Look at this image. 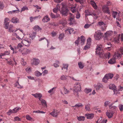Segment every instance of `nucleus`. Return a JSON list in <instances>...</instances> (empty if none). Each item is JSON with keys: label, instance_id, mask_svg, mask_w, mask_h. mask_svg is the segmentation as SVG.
Segmentation results:
<instances>
[{"label": "nucleus", "instance_id": "nucleus-13", "mask_svg": "<svg viewBox=\"0 0 123 123\" xmlns=\"http://www.w3.org/2000/svg\"><path fill=\"white\" fill-rule=\"evenodd\" d=\"M21 43L25 46L29 47L30 45L31 42L30 41L23 40L22 41Z\"/></svg>", "mask_w": 123, "mask_h": 123}, {"label": "nucleus", "instance_id": "nucleus-12", "mask_svg": "<svg viewBox=\"0 0 123 123\" xmlns=\"http://www.w3.org/2000/svg\"><path fill=\"white\" fill-rule=\"evenodd\" d=\"M40 62V61L38 59L33 58L31 62V64L32 65H37Z\"/></svg>", "mask_w": 123, "mask_h": 123}, {"label": "nucleus", "instance_id": "nucleus-52", "mask_svg": "<svg viewBox=\"0 0 123 123\" xmlns=\"http://www.w3.org/2000/svg\"><path fill=\"white\" fill-rule=\"evenodd\" d=\"M113 13L112 15L113 17L114 18H116V16L117 14V12H115L114 11H112Z\"/></svg>", "mask_w": 123, "mask_h": 123}, {"label": "nucleus", "instance_id": "nucleus-17", "mask_svg": "<svg viewBox=\"0 0 123 123\" xmlns=\"http://www.w3.org/2000/svg\"><path fill=\"white\" fill-rule=\"evenodd\" d=\"M10 54V52L9 51H6L3 53H1L0 54V58H2V56L6 55H9Z\"/></svg>", "mask_w": 123, "mask_h": 123}, {"label": "nucleus", "instance_id": "nucleus-23", "mask_svg": "<svg viewBox=\"0 0 123 123\" xmlns=\"http://www.w3.org/2000/svg\"><path fill=\"white\" fill-rule=\"evenodd\" d=\"M60 6L58 4L56 6V7L54 8L53 10V11L55 13H56L59 10Z\"/></svg>", "mask_w": 123, "mask_h": 123}, {"label": "nucleus", "instance_id": "nucleus-28", "mask_svg": "<svg viewBox=\"0 0 123 123\" xmlns=\"http://www.w3.org/2000/svg\"><path fill=\"white\" fill-rule=\"evenodd\" d=\"M85 117L84 116H77V119L79 121H84L85 119Z\"/></svg>", "mask_w": 123, "mask_h": 123}, {"label": "nucleus", "instance_id": "nucleus-32", "mask_svg": "<svg viewBox=\"0 0 123 123\" xmlns=\"http://www.w3.org/2000/svg\"><path fill=\"white\" fill-rule=\"evenodd\" d=\"M68 66V65L67 64H63V67L62 68V70H63V69H66V70H65V71H66L67 70Z\"/></svg>", "mask_w": 123, "mask_h": 123}, {"label": "nucleus", "instance_id": "nucleus-42", "mask_svg": "<svg viewBox=\"0 0 123 123\" xmlns=\"http://www.w3.org/2000/svg\"><path fill=\"white\" fill-rule=\"evenodd\" d=\"M108 75L107 77H106L109 80V79H111L113 77V74H111V73H109L108 74H106L105 75Z\"/></svg>", "mask_w": 123, "mask_h": 123}, {"label": "nucleus", "instance_id": "nucleus-58", "mask_svg": "<svg viewBox=\"0 0 123 123\" xmlns=\"http://www.w3.org/2000/svg\"><path fill=\"white\" fill-rule=\"evenodd\" d=\"M110 102L109 101H106L104 103V105L105 107H106L107 105H109Z\"/></svg>", "mask_w": 123, "mask_h": 123}, {"label": "nucleus", "instance_id": "nucleus-60", "mask_svg": "<svg viewBox=\"0 0 123 123\" xmlns=\"http://www.w3.org/2000/svg\"><path fill=\"white\" fill-rule=\"evenodd\" d=\"M26 71L28 73H29L31 72V68L29 67H27L26 69Z\"/></svg>", "mask_w": 123, "mask_h": 123}, {"label": "nucleus", "instance_id": "nucleus-3", "mask_svg": "<svg viewBox=\"0 0 123 123\" xmlns=\"http://www.w3.org/2000/svg\"><path fill=\"white\" fill-rule=\"evenodd\" d=\"M103 35V33H101L100 30H98L95 32L94 37L96 40H99L101 38Z\"/></svg>", "mask_w": 123, "mask_h": 123}, {"label": "nucleus", "instance_id": "nucleus-61", "mask_svg": "<svg viewBox=\"0 0 123 123\" xmlns=\"http://www.w3.org/2000/svg\"><path fill=\"white\" fill-rule=\"evenodd\" d=\"M12 113H13V110H12L11 109H10L7 112V114L9 115Z\"/></svg>", "mask_w": 123, "mask_h": 123}, {"label": "nucleus", "instance_id": "nucleus-21", "mask_svg": "<svg viewBox=\"0 0 123 123\" xmlns=\"http://www.w3.org/2000/svg\"><path fill=\"white\" fill-rule=\"evenodd\" d=\"M50 20V18L49 17L48 15L45 16L42 19V20L44 22H48Z\"/></svg>", "mask_w": 123, "mask_h": 123}, {"label": "nucleus", "instance_id": "nucleus-26", "mask_svg": "<svg viewBox=\"0 0 123 123\" xmlns=\"http://www.w3.org/2000/svg\"><path fill=\"white\" fill-rule=\"evenodd\" d=\"M15 86L18 89H21L23 88L22 86L20 85L18 81L15 84Z\"/></svg>", "mask_w": 123, "mask_h": 123}, {"label": "nucleus", "instance_id": "nucleus-34", "mask_svg": "<svg viewBox=\"0 0 123 123\" xmlns=\"http://www.w3.org/2000/svg\"><path fill=\"white\" fill-rule=\"evenodd\" d=\"M81 42L80 43L81 45H83L85 41V37L83 36H81Z\"/></svg>", "mask_w": 123, "mask_h": 123}, {"label": "nucleus", "instance_id": "nucleus-8", "mask_svg": "<svg viewBox=\"0 0 123 123\" xmlns=\"http://www.w3.org/2000/svg\"><path fill=\"white\" fill-rule=\"evenodd\" d=\"M74 17L73 15L71 13H70V17L69 18V20L70 21V22L69 23L70 25H72L75 23L74 19Z\"/></svg>", "mask_w": 123, "mask_h": 123}, {"label": "nucleus", "instance_id": "nucleus-56", "mask_svg": "<svg viewBox=\"0 0 123 123\" xmlns=\"http://www.w3.org/2000/svg\"><path fill=\"white\" fill-rule=\"evenodd\" d=\"M9 47H10V49L12 50L13 51V54L16 53H17V52L16 51L14 50V48L11 45H10Z\"/></svg>", "mask_w": 123, "mask_h": 123}, {"label": "nucleus", "instance_id": "nucleus-49", "mask_svg": "<svg viewBox=\"0 0 123 123\" xmlns=\"http://www.w3.org/2000/svg\"><path fill=\"white\" fill-rule=\"evenodd\" d=\"M26 119L29 121L33 120L32 118L29 115H27L26 116Z\"/></svg>", "mask_w": 123, "mask_h": 123}, {"label": "nucleus", "instance_id": "nucleus-62", "mask_svg": "<svg viewBox=\"0 0 123 123\" xmlns=\"http://www.w3.org/2000/svg\"><path fill=\"white\" fill-rule=\"evenodd\" d=\"M13 35L16 38H17L18 40H20L21 39V38L18 36L17 34L16 33H13Z\"/></svg>", "mask_w": 123, "mask_h": 123}, {"label": "nucleus", "instance_id": "nucleus-33", "mask_svg": "<svg viewBox=\"0 0 123 123\" xmlns=\"http://www.w3.org/2000/svg\"><path fill=\"white\" fill-rule=\"evenodd\" d=\"M120 35L116 37L114 39V40L115 43H118L119 42V38Z\"/></svg>", "mask_w": 123, "mask_h": 123}, {"label": "nucleus", "instance_id": "nucleus-51", "mask_svg": "<svg viewBox=\"0 0 123 123\" xmlns=\"http://www.w3.org/2000/svg\"><path fill=\"white\" fill-rule=\"evenodd\" d=\"M110 108L112 110L114 111L116 110V107L115 106H111V105L109 106ZM114 112V111H113Z\"/></svg>", "mask_w": 123, "mask_h": 123}, {"label": "nucleus", "instance_id": "nucleus-14", "mask_svg": "<svg viewBox=\"0 0 123 123\" xmlns=\"http://www.w3.org/2000/svg\"><path fill=\"white\" fill-rule=\"evenodd\" d=\"M59 113V111L56 110H53L52 112L50 113V114L54 117H57Z\"/></svg>", "mask_w": 123, "mask_h": 123}, {"label": "nucleus", "instance_id": "nucleus-1", "mask_svg": "<svg viewBox=\"0 0 123 123\" xmlns=\"http://www.w3.org/2000/svg\"><path fill=\"white\" fill-rule=\"evenodd\" d=\"M81 89L80 84L79 82H76L74 85L73 92L74 94L78 96L79 92L80 91Z\"/></svg>", "mask_w": 123, "mask_h": 123}, {"label": "nucleus", "instance_id": "nucleus-24", "mask_svg": "<svg viewBox=\"0 0 123 123\" xmlns=\"http://www.w3.org/2000/svg\"><path fill=\"white\" fill-rule=\"evenodd\" d=\"M11 21L13 23H16L19 22L18 19L15 17L13 18L11 20Z\"/></svg>", "mask_w": 123, "mask_h": 123}, {"label": "nucleus", "instance_id": "nucleus-20", "mask_svg": "<svg viewBox=\"0 0 123 123\" xmlns=\"http://www.w3.org/2000/svg\"><path fill=\"white\" fill-rule=\"evenodd\" d=\"M90 4L92 5L94 9H97V6L95 2L92 0H91L90 1Z\"/></svg>", "mask_w": 123, "mask_h": 123}, {"label": "nucleus", "instance_id": "nucleus-44", "mask_svg": "<svg viewBox=\"0 0 123 123\" xmlns=\"http://www.w3.org/2000/svg\"><path fill=\"white\" fill-rule=\"evenodd\" d=\"M23 47L21 43H19L18 44L17 47H15V48L16 49H20L21 48Z\"/></svg>", "mask_w": 123, "mask_h": 123}, {"label": "nucleus", "instance_id": "nucleus-55", "mask_svg": "<svg viewBox=\"0 0 123 123\" xmlns=\"http://www.w3.org/2000/svg\"><path fill=\"white\" fill-rule=\"evenodd\" d=\"M18 11H19L18 10H13L12 11H10L9 12H8V13L9 14H12V13H16Z\"/></svg>", "mask_w": 123, "mask_h": 123}, {"label": "nucleus", "instance_id": "nucleus-2", "mask_svg": "<svg viewBox=\"0 0 123 123\" xmlns=\"http://www.w3.org/2000/svg\"><path fill=\"white\" fill-rule=\"evenodd\" d=\"M102 46L101 45H98L97 46L96 49V54L99 55L101 58L102 57L104 54V52Z\"/></svg>", "mask_w": 123, "mask_h": 123}, {"label": "nucleus", "instance_id": "nucleus-4", "mask_svg": "<svg viewBox=\"0 0 123 123\" xmlns=\"http://www.w3.org/2000/svg\"><path fill=\"white\" fill-rule=\"evenodd\" d=\"M97 25L99 26V27L102 31L105 30L106 28V26L105 24L102 21H100L98 22Z\"/></svg>", "mask_w": 123, "mask_h": 123}, {"label": "nucleus", "instance_id": "nucleus-27", "mask_svg": "<svg viewBox=\"0 0 123 123\" xmlns=\"http://www.w3.org/2000/svg\"><path fill=\"white\" fill-rule=\"evenodd\" d=\"M32 95L33 96H34L35 98H36L39 97V98H41L42 97V95L40 93H37L35 94H32Z\"/></svg>", "mask_w": 123, "mask_h": 123}, {"label": "nucleus", "instance_id": "nucleus-41", "mask_svg": "<svg viewBox=\"0 0 123 123\" xmlns=\"http://www.w3.org/2000/svg\"><path fill=\"white\" fill-rule=\"evenodd\" d=\"M59 62L58 61H56L55 62L54 64V66L55 68H57L59 67Z\"/></svg>", "mask_w": 123, "mask_h": 123}, {"label": "nucleus", "instance_id": "nucleus-39", "mask_svg": "<svg viewBox=\"0 0 123 123\" xmlns=\"http://www.w3.org/2000/svg\"><path fill=\"white\" fill-rule=\"evenodd\" d=\"M35 75L37 77H39L40 76H41L43 73H41L39 71H36L35 73Z\"/></svg>", "mask_w": 123, "mask_h": 123}, {"label": "nucleus", "instance_id": "nucleus-31", "mask_svg": "<svg viewBox=\"0 0 123 123\" xmlns=\"http://www.w3.org/2000/svg\"><path fill=\"white\" fill-rule=\"evenodd\" d=\"M78 65L79 68L80 69H83L84 67V64L83 63L80 62L78 63Z\"/></svg>", "mask_w": 123, "mask_h": 123}, {"label": "nucleus", "instance_id": "nucleus-37", "mask_svg": "<svg viewBox=\"0 0 123 123\" xmlns=\"http://www.w3.org/2000/svg\"><path fill=\"white\" fill-rule=\"evenodd\" d=\"M33 29L36 31H38L41 30V29L38 25L35 26Z\"/></svg>", "mask_w": 123, "mask_h": 123}, {"label": "nucleus", "instance_id": "nucleus-7", "mask_svg": "<svg viewBox=\"0 0 123 123\" xmlns=\"http://www.w3.org/2000/svg\"><path fill=\"white\" fill-rule=\"evenodd\" d=\"M114 112L110 110H108L106 112V115L109 118L112 117Z\"/></svg>", "mask_w": 123, "mask_h": 123}, {"label": "nucleus", "instance_id": "nucleus-54", "mask_svg": "<svg viewBox=\"0 0 123 123\" xmlns=\"http://www.w3.org/2000/svg\"><path fill=\"white\" fill-rule=\"evenodd\" d=\"M92 90L91 89H85L84 90L85 92L86 93H88L89 92H91Z\"/></svg>", "mask_w": 123, "mask_h": 123}, {"label": "nucleus", "instance_id": "nucleus-6", "mask_svg": "<svg viewBox=\"0 0 123 123\" xmlns=\"http://www.w3.org/2000/svg\"><path fill=\"white\" fill-rule=\"evenodd\" d=\"M19 51L22 53V54L26 55L30 53L31 50L27 49H20L19 50Z\"/></svg>", "mask_w": 123, "mask_h": 123}, {"label": "nucleus", "instance_id": "nucleus-57", "mask_svg": "<svg viewBox=\"0 0 123 123\" xmlns=\"http://www.w3.org/2000/svg\"><path fill=\"white\" fill-rule=\"evenodd\" d=\"M118 51L120 52L122 55H123V47H121L118 49Z\"/></svg>", "mask_w": 123, "mask_h": 123}, {"label": "nucleus", "instance_id": "nucleus-45", "mask_svg": "<svg viewBox=\"0 0 123 123\" xmlns=\"http://www.w3.org/2000/svg\"><path fill=\"white\" fill-rule=\"evenodd\" d=\"M104 55L106 58H108L109 59L111 55L109 52H108L106 53Z\"/></svg>", "mask_w": 123, "mask_h": 123}, {"label": "nucleus", "instance_id": "nucleus-9", "mask_svg": "<svg viewBox=\"0 0 123 123\" xmlns=\"http://www.w3.org/2000/svg\"><path fill=\"white\" fill-rule=\"evenodd\" d=\"M68 9L64 7L62 8V10L60 11V12L62 15L66 16L68 15Z\"/></svg>", "mask_w": 123, "mask_h": 123}, {"label": "nucleus", "instance_id": "nucleus-48", "mask_svg": "<svg viewBox=\"0 0 123 123\" xmlns=\"http://www.w3.org/2000/svg\"><path fill=\"white\" fill-rule=\"evenodd\" d=\"M90 105L87 104L85 105V109L86 111H89L90 110Z\"/></svg>", "mask_w": 123, "mask_h": 123}, {"label": "nucleus", "instance_id": "nucleus-29", "mask_svg": "<svg viewBox=\"0 0 123 123\" xmlns=\"http://www.w3.org/2000/svg\"><path fill=\"white\" fill-rule=\"evenodd\" d=\"M116 59L115 58L111 59L108 61V63L110 64H113L116 62Z\"/></svg>", "mask_w": 123, "mask_h": 123}, {"label": "nucleus", "instance_id": "nucleus-22", "mask_svg": "<svg viewBox=\"0 0 123 123\" xmlns=\"http://www.w3.org/2000/svg\"><path fill=\"white\" fill-rule=\"evenodd\" d=\"M103 88V85L100 83H98L96 86V89L97 90H98L100 88Z\"/></svg>", "mask_w": 123, "mask_h": 123}, {"label": "nucleus", "instance_id": "nucleus-59", "mask_svg": "<svg viewBox=\"0 0 123 123\" xmlns=\"http://www.w3.org/2000/svg\"><path fill=\"white\" fill-rule=\"evenodd\" d=\"M21 64L23 66H25L26 64V62L24 60L23 58H22L21 60Z\"/></svg>", "mask_w": 123, "mask_h": 123}, {"label": "nucleus", "instance_id": "nucleus-38", "mask_svg": "<svg viewBox=\"0 0 123 123\" xmlns=\"http://www.w3.org/2000/svg\"><path fill=\"white\" fill-rule=\"evenodd\" d=\"M21 109V108L19 107L15 108L13 110V113H16L20 110Z\"/></svg>", "mask_w": 123, "mask_h": 123}, {"label": "nucleus", "instance_id": "nucleus-47", "mask_svg": "<svg viewBox=\"0 0 123 123\" xmlns=\"http://www.w3.org/2000/svg\"><path fill=\"white\" fill-rule=\"evenodd\" d=\"M64 36V34L63 33L60 34L59 36V39L60 40H61L62 39Z\"/></svg>", "mask_w": 123, "mask_h": 123}, {"label": "nucleus", "instance_id": "nucleus-5", "mask_svg": "<svg viewBox=\"0 0 123 123\" xmlns=\"http://www.w3.org/2000/svg\"><path fill=\"white\" fill-rule=\"evenodd\" d=\"M102 11L105 13H107L108 14H111L110 10L109 9V8L107 5H104L102 7Z\"/></svg>", "mask_w": 123, "mask_h": 123}, {"label": "nucleus", "instance_id": "nucleus-16", "mask_svg": "<svg viewBox=\"0 0 123 123\" xmlns=\"http://www.w3.org/2000/svg\"><path fill=\"white\" fill-rule=\"evenodd\" d=\"M39 100L41 101L42 105L43 106L45 107H46L47 106V105L46 102L45 100L42 98H39Z\"/></svg>", "mask_w": 123, "mask_h": 123}, {"label": "nucleus", "instance_id": "nucleus-46", "mask_svg": "<svg viewBox=\"0 0 123 123\" xmlns=\"http://www.w3.org/2000/svg\"><path fill=\"white\" fill-rule=\"evenodd\" d=\"M36 35V32H33L31 34L30 37V38H31L32 39H33L35 37Z\"/></svg>", "mask_w": 123, "mask_h": 123}, {"label": "nucleus", "instance_id": "nucleus-30", "mask_svg": "<svg viewBox=\"0 0 123 123\" xmlns=\"http://www.w3.org/2000/svg\"><path fill=\"white\" fill-rule=\"evenodd\" d=\"M64 90H63V92H62V91L61 92V94H66L69 93V91L65 88H63Z\"/></svg>", "mask_w": 123, "mask_h": 123}, {"label": "nucleus", "instance_id": "nucleus-25", "mask_svg": "<svg viewBox=\"0 0 123 123\" xmlns=\"http://www.w3.org/2000/svg\"><path fill=\"white\" fill-rule=\"evenodd\" d=\"M69 77L71 78V77L67 75H63L61 76L60 78L61 80H65L68 79Z\"/></svg>", "mask_w": 123, "mask_h": 123}, {"label": "nucleus", "instance_id": "nucleus-64", "mask_svg": "<svg viewBox=\"0 0 123 123\" xmlns=\"http://www.w3.org/2000/svg\"><path fill=\"white\" fill-rule=\"evenodd\" d=\"M51 34L52 37H54L56 35L57 33L56 32L53 31L51 33Z\"/></svg>", "mask_w": 123, "mask_h": 123}, {"label": "nucleus", "instance_id": "nucleus-11", "mask_svg": "<svg viewBox=\"0 0 123 123\" xmlns=\"http://www.w3.org/2000/svg\"><path fill=\"white\" fill-rule=\"evenodd\" d=\"M10 22L9 18H6L4 22V28L6 29L8 28Z\"/></svg>", "mask_w": 123, "mask_h": 123}, {"label": "nucleus", "instance_id": "nucleus-10", "mask_svg": "<svg viewBox=\"0 0 123 123\" xmlns=\"http://www.w3.org/2000/svg\"><path fill=\"white\" fill-rule=\"evenodd\" d=\"M91 44V39L89 37L87 40V43L85 46L84 49L85 50H86L90 47V46Z\"/></svg>", "mask_w": 123, "mask_h": 123}, {"label": "nucleus", "instance_id": "nucleus-50", "mask_svg": "<svg viewBox=\"0 0 123 123\" xmlns=\"http://www.w3.org/2000/svg\"><path fill=\"white\" fill-rule=\"evenodd\" d=\"M67 23V22L65 20L61 21L59 22V23L62 24L63 26H64Z\"/></svg>", "mask_w": 123, "mask_h": 123}, {"label": "nucleus", "instance_id": "nucleus-18", "mask_svg": "<svg viewBox=\"0 0 123 123\" xmlns=\"http://www.w3.org/2000/svg\"><path fill=\"white\" fill-rule=\"evenodd\" d=\"M85 116L86 117L87 119H91L94 116V114H86Z\"/></svg>", "mask_w": 123, "mask_h": 123}, {"label": "nucleus", "instance_id": "nucleus-36", "mask_svg": "<svg viewBox=\"0 0 123 123\" xmlns=\"http://www.w3.org/2000/svg\"><path fill=\"white\" fill-rule=\"evenodd\" d=\"M13 26L12 25H10L8 27L9 28V31H8L10 32H13L14 30L12 29Z\"/></svg>", "mask_w": 123, "mask_h": 123}, {"label": "nucleus", "instance_id": "nucleus-43", "mask_svg": "<svg viewBox=\"0 0 123 123\" xmlns=\"http://www.w3.org/2000/svg\"><path fill=\"white\" fill-rule=\"evenodd\" d=\"M115 55L118 58H120L121 56V55L118 51L116 53H115Z\"/></svg>", "mask_w": 123, "mask_h": 123}, {"label": "nucleus", "instance_id": "nucleus-53", "mask_svg": "<svg viewBox=\"0 0 123 123\" xmlns=\"http://www.w3.org/2000/svg\"><path fill=\"white\" fill-rule=\"evenodd\" d=\"M21 120V119L18 117H15L13 121H20Z\"/></svg>", "mask_w": 123, "mask_h": 123}, {"label": "nucleus", "instance_id": "nucleus-35", "mask_svg": "<svg viewBox=\"0 0 123 123\" xmlns=\"http://www.w3.org/2000/svg\"><path fill=\"white\" fill-rule=\"evenodd\" d=\"M41 16L40 15H39L37 16L36 17H30V19L31 21L32 22L34 20H35L37 18H40Z\"/></svg>", "mask_w": 123, "mask_h": 123}, {"label": "nucleus", "instance_id": "nucleus-40", "mask_svg": "<svg viewBox=\"0 0 123 123\" xmlns=\"http://www.w3.org/2000/svg\"><path fill=\"white\" fill-rule=\"evenodd\" d=\"M108 76L107 75H105L104 78H103L102 79L103 81L105 83H106L107 82V81L108 80V79L106 77H107Z\"/></svg>", "mask_w": 123, "mask_h": 123}, {"label": "nucleus", "instance_id": "nucleus-63", "mask_svg": "<svg viewBox=\"0 0 123 123\" xmlns=\"http://www.w3.org/2000/svg\"><path fill=\"white\" fill-rule=\"evenodd\" d=\"M71 10L72 12L73 13L75 12L76 11L75 7V6L74 7H71Z\"/></svg>", "mask_w": 123, "mask_h": 123}, {"label": "nucleus", "instance_id": "nucleus-19", "mask_svg": "<svg viewBox=\"0 0 123 123\" xmlns=\"http://www.w3.org/2000/svg\"><path fill=\"white\" fill-rule=\"evenodd\" d=\"M113 34V32L111 31H110L107 32L105 33V35L106 37L108 38L109 37L111 36Z\"/></svg>", "mask_w": 123, "mask_h": 123}, {"label": "nucleus", "instance_id": "nucleus-15", "mask_svg": "<svg viewBox=\"0 0 123 123\" xmlns=\"http://www.w3.org/2000/svg\"><path fill=\"white\" fill-rule=\"evenodd\" d=\"M109 88L110 89L113 90L114 92L115 93H116V92L117 91V90H116V87L113 84H110L109 85Z\"/></svg>", "mask_w": 123, "mask_h": 123}]
</instances>
